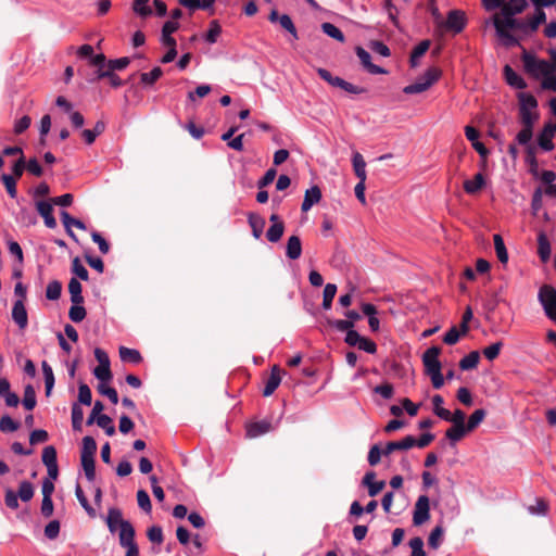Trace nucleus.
Listing matches in <instances>:
<instances>
[{
  "instance_id": "nucleus-48",
  "label": "nucleus",
  "mask_w": 556,
  "mask_h": 556,
  "mask_svg": "<svg viewBox=\"0 0 556 556\" xmlns=\"http://www.w3.org/2000/svg\"><path fill=\"white\" fill-rule=\"evenodd\" d=\"M163 74V71L161 67H154L151 72L142 73L140 75V80L144 85H152L154 84Z\"/></svg>"
},
{
  "instance_id": "nucleus-18",
  "label": "nucleus",
  "mask_w": 556,
  "mask_h": 556,
  "mask_svg": "<svg viewBox=\"0 0 556 556\" xmlns=\"http://www.w3.org/2000/svg\"><path fill=\"white\" fill-rule=\"evenodd\" d=\"M415 446V438L413 435H406L401 441L389 442L383 450V455L388 456L396 450H408Z\"/></svg>"
},
{
  "instance_id": "nucleus-60",
  "label": "nucleus",
  "mask_w": 556,
  "mask_h": 556,
  "mask_svg": "<svg viewBox=\"0 0 556 556\" xmlns=\"http://www.w3.org/2000/svg\"><path fill=\"white\" fill-rule=\"evenodd\" d=\"M93 375L100 382H109L112 379L110 366H97L93 369Z\"/></svg>"
},
{
  "instance_id": "nucleus-37",
  "label": "nucleus",
  "mask_w": 556,
  "mask_h": 556,
  "mask_svg": "<svg viewBox=\"0 0 556 556\" xmlns=\"http://www.w3.org/2000/svg\"><path fill=\"white\" fill-rule=\"evenodd\" d=\"M119 357L123 362H130L135 364L141 361V355L137 350L129 349L126 346L119 348Z\"/></svg>"
},
{
  "instance_id": "nucleus-3",
  "label": "nucleus",
  "mask_w": 556,
  "mask_h": 556,
  "mask_svg": "<svg viewBox=\"0 0 556 556\" xmlns=\"http://www.w3.org/2000/svg\"><path fill=\"white\" fill-rule=\"evenodd\" d=\"M451 427L446 430L445 437L455 443L473 431L483 419H450Z\"/></svg>"
},
{
  "instance_id": "nucleus-57",
  "label": "nucleus",
  "mask_w": 556,
  "mask_h": 556,
  "mask_svg": "<svg viewBox=\"0 0 556 556\" xmlns=\"http://www.w3.org/2000/svg\"><path fill=\"white\" fill-rule=\"evenodd\" d=\"M72 271L81 280H88V270L86 267L81 264L80 260L78 257H75L72 262Z\"/></svg>"
},
{
  "instance_id": "nucleus-63",
  "label": "nucleus",
  "mask_w": 556,
  "mask_h": 556,
  "mask_svg": "<svg viewBox=\"0 0 556 556\" xmlns=\"http://www.w3.org/2000/svg\"><path fill=\"white\" fill-rule=\"evenodd\" d=\"M1 179H2L3 185L5 186L8 193L10 194V197L15 198L16 197V179L8 174H3Z\"/></svg>"
},
{
  "instance_id": "nucleus-4",
  "label": "nucleus",
  "mask_w": 556,
  "mask_h": 556,
  "mask_svg": "<svg viewBox=\"0 0 556 556\" xmlns=\"http://www.w3.org/2000/svg\"><path fill=\"white\" fill-rule=\"evenodd\" d=\"M519 104H520V118L523 126H533L535 121L538 119L536 99L526 92H521L518 94Z\"/></svg>"
},
{
  "instance_id": "nucleus-24",
  "label": "nucleus",
  "mask_w": 556,
  "mask_h": 556,
  "mask_svg": "<svg viewBox=\"0 0 556 556\" xmlns=\"http://www.w3.org/2000/svg\"><path fill=\"white\" fill-rule=\"evenodd\" d=\"M301 253L302 244L300 238L298 236H291L287 242L286 255L290 260H298L301 256Z\"/></svg>"
},
{
  "instance_id": "nucleus-41",
  "label": "nucleus",
  "mask_w": 556,
  "mask_h": 556,
  "mask_svg": "<svg viewBox=\"0 0 556 556\" xmlns=\"http://www.w3.org/2000/svg\"><path fill=\"white\" fill-rule=\"evenodd\" d=\"M75 495H76L78 502L80 503V505L83 506V508L88 514V516H90L91 518L96 517V510L89 504V502L79 484H77L75 488Z\"/></svg>"
},
{
  "instance_id": "nucleus-1",
  "label": "nucleus",
  "mask_w": 556,
  "mask_h": 556,
  "mask_svg": "<svg viewBox=\"0 0 556 556\" xmlns=\"http://www.w3.org/2000/svg\"><path fill=\"white\" fill-rule=\"evenodd\" d=\"M527 5L526 0H509L502 7L501 12L494 15V27L502 45L506 47L518 45V39L513 31H517L522 20L516 18L515 15L521 13Z\"/></svg>"
},
{
  "instance_id": "nucleus-43",
  "label": "nucleus",
  "mask_w": 556,
  "mask_h": 556,
  "mask_svg": "<svg viewBox=\"0 0 556 556\" xmlns=\"http://www.w3.org/2000/svg\"><path fill=\"white\" fill-rule=\"evenodd\" d=\"M17 496L23 502H28L34 496V486L29 481H22L18 486V492L16 493Z\"/></svg>"
},
{
  "instance_id": "nucleus-39",
  "label": "nucleus",
  "mask_w": 556,
  "mask_h": 556,
  "mask_svg": "<svg viewBox=\"0 0 556 556\" xmlns=\"http://www.w3.org/2000/svg\"><path fill=\"white\" fill-rule=\"evenodd\" d=\"M493 240H494V248H495V252H496L497 258L503 264L507 263V261H508V253H507V250L505 248L503 238L500 235H494Z\"/></svg>"
},
{
  "instance_id": "nucleus-7",
  "label": "nucleus",
  "mask_w": 556,
  "mask_h": 556,
  "mask_svg": "<svg viewBox=\"0 0 556 556\" xmlns=\"http://www.w3.org/2000/svg\"><path fill=\"white\" fill-rule=\"evenodd\" d=\"M526 70L534 77H544L551 72H555V65L546 60H539L536 58L525 55L523 58Z\"/></svg>"
},
{
  "instance_id": "nucleus-36",
  "label": "nucleus",
  "mask_w": 556,
  "mask_h": 556,
  "mask_svg": "<svg viewBox=\"0 0 556 556\" xmlns=\"http://www.w3.org/2000/svg\"><path fill=\"white\" fill-rule=\"evenodd\" d=\"M114 419H87L86 425L92 426L97 424L98 427L103 429L108 435H113L115 433V426L113 424Z\"/></svg>"
},
{
  "instance_id": "nucleus-54",
  "label": "nucleus",
  "mask_w": 556,
  "mask_h": 556,
  "mask_svg": "<svg viewBox=\"0 0 556 556\" xmlns=\"http://www.w3.org/2000/svg\"><path fill=\"white\" fill-rule=\"evenodd\" d=\"M503 343L501 341L495 342L483 349L482 353L484 357L489 361L495 359L502 350Z\"/></svg>"
},
{
  "instance_id": "nucleus-32",
  "label": "nucleus",
  "mask_w": 556,
  "mask_h": 556,
  "mask_svg": "<svg viewBox=\"0 0 556 556\" xmlns=\"http://www.w3.org/2000/svg\"><path fill=\"white\" fill-rule=\"evenodd\" d=\"M36 403H37V401H36L35 389L33 388V386L27 384L24 389V396L22 400V404L25 407V409L31 410L36 406Z\"/></svg>"
},
{
  "instance_id": "nucleus-55",
  "label": "nucleus",
  "mask_w": 556,
  "mask_h": 556,
  "mask_svg": "<svg viewBox=\"0 0 556 556\" xmlns=\"http://www.w3.org/2000/svg\"><path fill=\"white\" fill-rule=\"evenodd\" d=\"M137 502L138 506L144 510L146 513H150L152 509L151 501L149 494L144 490H139L137 492Z\"/></svg>"
},
{
  "instance_id": "nucleus-64",
  "label": "nucleus",
  "mask_w": 556,
  "mask_h": 556,
  "mask_svg": "<svg viewBox=\"0 0 556 556\" xmlns=\"http://www.w3.org/2000/svg\"><path fill=\"white\" fill-rule=\"evenodd\" d=\"M60 533V522L58 520H52L50 521L46 527H45V535L49 539V540H54L58 538Z\"/></svg>"
},
{
  "instance_id": "nucleus-31",
  "label": "nucleus",
  "mask_w": 556,
  "mask_h": 556,
  "mask_svg": "<svg viewBox=\"0 0 556 556\" xmlns=\"http://www.w3.org/2000/svg\"><path fill=\"white\" fill-rule=\"evenodd\" d=\"M97 453V443L94 439L87 435L83 439V446L80 451V457H94Z\"/></svg>"
},
{
  "instance_id": "nucleus-34",
  "label": "nucleus",
  "mask_w": 556,
  "mask_h": 556,
  "mask_svg": "<svg viewBox=\"0 0 556 556\" xmlns=\"http://www.w3.org/2000/svg\"><path fill=\"white\" fill-rule=\"evenodd\" d=\"M41 366H42V372H43V378H45L46 394L50 395V393L53 389V386H54L53 370H52L51 366L46 361L42 362Z\"/></svg>"
},
{
  "instance_id": "nucleus-2",
  "label": "nucleus",
  "mask_w": 556,
  "mask_h": 556,
  "mask_svg": "<svg viewBox=\"0 0 556 556\" xmlns=\"http://www.w3.org/2000/svg\"><path fill=\"white\" fill-rule=\"evenodd\" d=\"M440 353L441 349L439 346H431L422 355L425 371L430 377L435 389H440L444 383V378L441 374V362L439 359Z\"/></svg>"
},
{
  "instance_id": "nucleus-52",
  "label": "nucleus",
  "mask_w": 556,
  "mask_h": 556,
  "mask_svg": "<svg viewBox=\"0 0 556 556\" xmlns=\"http://www.w3.org/2000/svg\"><path fill=\"white\" fill-rule=\"evenodd\" d=\"M433 413L437 417H451L450 412L443 407V399L441 395L432 397Z\"/></svg>"
},
{
  "instance_id": "nucleus-19",
  "label": "nucleus",
  "mask_w": 556,
  "mask_h": 556,
  "mask_svg": "<svg viewBox=\"0 0 556 556\" xmlns=\"http://www.w3.org/2000/svg\"><path fill=\"white\" fill-rule=\"evenodd\" d=\"M135 528L127 520L126 522L122 523V528L118 532V539L121 546L130 545L135 543Z\"/></svg>"
},
{
  "instance_id": "nucleus-38",
  "label": "nucleus",
  "mask_w": 556,
  "mask_h": 556,
  "mask_svg": "<svg viewBox=\"0 0 556 556\" xmlns=\"http://www.w3.org/2000/svg\"><path fill=\"white\" fill-rule=\"evenodd\" d=\"M81 467L88 481L96 478L94 457H80Z\"/></svg>"
},
{
  "instance_id": "nucleus-35",
  "label": "nucleus",
  "mask_w": 556,
  "mask_h": 556,
  "mask_svg": "<svg viewBox=\"0 0 556 556\" xmlns=\"http://www.w3.org/2000/svg\"><path fill=\"white\" fill-rule=\"evenodd\" d=\"M337 293V286L334 283H327L323 293V308L330 309L333 298Z\"/></svg>"
},
{
  "instance_id": "nucleus-28",
  "label": "nucleus",
  "mask_w": 556,
  "mask_h": 556,
  "mask_svg": "<svg viewBox=\"0 0 556 556\" xmlns=\"http://www.w3.org/2000/svg\"><path fill=\"white\" fill-rule=\"evenodd\" d=\"M182 7L194 11V10H210L213 9L215 0H178Z\"/></svg>"
},
{
  "instance_id": "nucleus-46",
  "label": "nucleus",
  "mask_w": 556,
  "mask_h": 556,
  "mask_svg": "<svg viewBox=\"0 0 556 556\" xmlns=\"http://www.w3.org/2000/svg\"><path fill=\"white\" fill-rule=\"evenodd\" d=\"M222 34V27L220 25L218 24L217 21H212L210 23V27H208V30L205 35V40L213 45L217 41L219 35Z\"/></svg>"
},
{
  "instance_id": "nucleus-12",
  "label": "nucleus",
  "mask_w": 556,
  "mask_h": 556,
  "mask_svg": "<svg viewBox=\"0 0 556 556\" xmlns=\"http://www.w3.org/2000/svg\"><path fill=\"white\" fill-rule=\"evenodd\" d=\"M245 430L247 437L250 439H254L270 431L271 426L266 419H263L261 421L248 422L245 425Z\"/></svg>"
},
{
  "instance_id": "nucleus-59",
  "label": "nucleus",
  "mask_w": 556,
  "mask_h": 556,
  "mask_svg": "<svg viewBox=\"0 0 556 556\" xmlns=\"http://www.w3.org/2000/svg\"><path fill=\"white\" fill-rule=\"evenodd\" d=\"M48 439H49V434L43 429L34 430L29 434V443L31 445H36V444H39V443H45V442L48 441Z\"/></svg>"
},
{
  "instance_id": "nucleus-40",
  "label": "nucleus",
  "mask_w": 556,
  "mask_h": 556,
  "mask_svg": "<svg viewBox=\"0 0 556 556\" xmlns=\"http://www.w3.org/2000/svg\"><path fill=\"white\" fill-rule=\"evenodd\" d=\"M321 30L324 31V34H326L327 36L340 41V42H344L345 40V37L343 35V33L333 24L331 23H323L321 24Z\"/></svg>"
},
{
  "instance_id": "nucleus-56",
  "label": "nucleus",
  "mask_w": 556,
  "mask_h": 556,
  "mask_svg": "<svg viewBox=\"0 0 556 556\" xmlns=\"http://www.w3.org/2000/svg\"><path fill=\"white\" fill-rule=\"evenodd\" d=\"M528 510L532 515L545 516L548 510V503L543 498H536L535 505L529 506Z\"/></svg>"
},
{
  "instance_id": "nucleus-16",
  "label": "nucleus",
  "mask_w": 556,
  "mask_h": 556,
  "mask_svg": "<svg viewBox=\"0 0 556 556\" xmlns=\"http://www.w3.org/2000/svg\"><path fill=\"white\" fill-rule=\"evenodd\" d=\"M37 211L45 219V225L48 228L53 229L56 227V220L52 214L53 207H52L51 203L46 202V201H39L37 203Z\"/></svg>"
},
{
  "instance_id": "nucleus-45",
  "label": "nucleus",
  "mask_w": 556,
  "mask_h": 556,
  "mask_svg": "<svg viewBox=\"0 0 556 556\" xmlns=\"http://www.w3.org/2000/svg\"><path fill=\"white\" fill-rule=\"evenodd\" d=\"M283 229H285V227H283L282 223L273 224L266 232V237H267L268 241H270V242L279 241L283 235Z\"/></svg>"
},
{
  "instance_id": "nucleus-61",
  "label": "nucleus",
  "mask_w": 556,
  "mask_h": 556,
  "mask_svg": "<svg viewBox=\"0 0 556 556\" xmlns=\"http://www.w3.org/2000/svg\"><path fill=\"white\" fill-rule=\"evenodd\" d=\"M409 546L412 548L410 556H426V553L424 551V541L421 538H413L409 541Z\"/></svg>"
},
{
  "instance_id": "nucleus-23",
  "label": "nucleus",
  "mask_w": 556,
  "mask_h": 556,
  "mask_svg": "<svg viewBox=\"0 0 556 556\" xmlns=\"http://www.w3.org/2000/svg\"><path fill=\"white\" fill-rule=\"evenodd\" d=\"M484 176L481 173H478L472 179H467L464 181V190L468 194H476L484 187Z\"/></svg>"
},
{
  "instance_id": "nucleus-9",
  "label": "nucleus",
  "mask_w": 556,
  "mask_h": 556,
  "mask_svg": "<svg viewBox=\"0 0 556 556\" xmlns=\"http://www.w3.org/2000/svg\"><path fill=\"white\" fill-rule=\"evenodd\" d=\"M545 20H546L545 12L541 8H538L535 14L529 21L522 20L517 31H520L526 35L533 33L538 29L540 24L545 22Z\"/></svg>"
},
{
  "instance_id": "nucleus-10",
  "label": "nucleus",
  "mask_w": 556,
  "mask_h": 556,
  "mask_svg": "<svg viewBox=\"0 0 556 556\" xmlns=\"http://www.w3.org/2000/svg\"><path fill=\"white\" fill-rule=\"evenodd\" d=\"M556 134L553 123H546L538 136V144L544 151L554 149L553 138Z\"/></svg>"
},
{
  "instance_id": "nucleus-47",
  "label": "nucleus",
  "mask_w": 556,
  "mask_h": 556,
  "mask_svg": "<svg viewBox=\"0 0 556 556\" xmlns=\"http://www.w3.org/2000/svg\"><path fill=\"white\" fill-rule=\"evenodd\" d=\"M429 46L430 42L428 40H424L418 46L415 47L410 55L412 66L417 65L418 59L421 58L428 51Z\"/></svg>"
},
{
  "instance_id": "nucleus-20",
  "label": "nucleus",
  "mask_w": 556,
  "mask_h": 556,
  "mask_svg": "<svg viewBox=\"0 0 556 556\" xmlns=\"http://www.w3.org/2000/svg\"><path fill=\"white\" fill-rule=\"evenodd\" d=\"M355 51H356L357 56L361 60L362 65L369 73H371V74H382V73H384V71L381 67H379V66H377V65L371 63V61H370L371 56H370V54L365 49H363L362 47H357Z\"/></svg>"
},
{
  "instance_id": "nucleus-62",
  "label": "nucleus",
  "mask_w": 556,
  "mask_h": 556,
  "mask_svg": "<svg viewBox=\"0 0 556 556\" xmlns=\"http://www.w3.org/2000/svg\"><path fill=\"white\" fill-rule=\"evenodd\" d=\"M147 535H148V539L152 543H156V544H162L163 543V540H164L163 530L159 526H153V527L149 528L148 532H147Z\"/></svg>"
},
{
  "instance_id": "nucleus-27",
  "label": "nucleus",
  "mask_w": 556,
  "mask_h": 556,
  "mask_svg": "<svg viewBox=\"0 0 556 556\" xmlns=\"http://www.w3.org/2000/svg\"><path fill=\"white\" fill-rule=\"evenodd\" d=\"M538 253L542 262H547L551 257V244L544 232L538 237Z\"/></svg>"
},
{
  "instance_id": "nucleus-42",
  "label": "nucleus",
  "mask_w": 556,
  "mask_h": 556,
  "mask_svg": "<svg viewBox=\"0 0 556 556\" xmlns=\"http://www.w3.org/2000/svg\"><path fill=\"white\" fill-rule=\"evenodd\" d=\"M443 533L444 529L442 526L434 527L429 535L428 545L433 549H438L441 545Z\"/></svg>"
},
{
  "instance_id": "nucleus-6",
  "label": "nucleus",
  "mask_w": 556,
  "mask_h": 556,
  "mask_svg": "<svg viewBox=\"0 0 556 556\" xmlns=\"http://www.w3.org/2000/svg\"><path fill=\"white\" fill-rule=\"evenodd\" d=\"M539 301L545 315L551 320H556V289L552 286H543L539 291Z\"/></svg>"
},
{
  "instance_id": "nucleus-49",
  "label": "nucleus",
  "mask_w": 556,
  "mask_h": 556,
  "mask_svg": "<svg viewBox=\"0 0 556 556\" xmlns=\"http://www.w3.org/2000/svg\"><path fill=\"white\" fill-rule=\"evenodd\" d=\"M279 24L280 26L286 29L288 33H290V35L292 36V38L294 40H296L299 37H298V31H296V28L291 20V17L288 15V14H282L280 17H279Z\"/></svg>"
},
{
  "instance_id": "nucleus-8",
  "label": "nucleus",
  "mask_w": 556,
  "mask_h": 556,
  "mask_svg": "<svg viewBox=\"0 0 556 556\" xmlns=\"http://www.w3.org/2000/svg\"><path fill=\"white\" fill-rule=\"evenodd\" d=\"M429 497L420 495L415 504L413 522L415 526H421L430 518Z\"/></svg>"
},
{
  "instance_id": "nucleus-26",
  "label": "nucleus",
  "mask_w": 556,
  "mask_h": 556,
  "mask_svg": "<svg viewBox=\"0 0 556 556\" xmlns=\"http://www.w3.org/2000/svg\"><path fill=\"white\" fill-rule=\"evenodd\" d=\"M505 78L508 85L517 89L526 88V81L519 76L510 66L506 65L504 68Z\"/></svg>"
},
{
  "instance_id": "nucleus-44",
  "label": "nucleus",
  "mask_w": 556,
  "mask_h": 556,
  "mask_svg": "<svg viewBox=\"0 0 556 556\" xmlns=\"http://www.w3.org/2000/svg\"><path fill=\"white\" fill-rule=\"evenodd\" d=\"M42 463L46 467L53 466L58 464L56 460V450L52 445H48L42 450V456H41Z\"/></svg>"
},
{
  "instance_id": "nucleus-14",
  "label": "nucleus",
  "mask_w": 556,
  "mask_h": 556,
  "mask_svg": "<svg viewBox=\"0 0 556 556\" xmlns=\"http://www.w3.org/2000/svg\"><path fill=\"white\" fill-rule=\"evenodd\" d=\"M445 28L459 33L465 27V15L463 12L454 10L448 13L447 20L444 23Z\"/></svg>"
},
{
  "instance_id": "nucleus-5",
  "label": "nucleus",
  "mask_w": 556,
  "mask_h": 556,
  "mask_svg": "<svg viewBox=\"0 0 556 556\" xmlns=\"http://www.w3.org/2000/svg\"><path fill=\"white\" fill-rule=\"evenodd\" d=\"M440 75L441 72L438 68L430 67L414 84L404 87L403 92L406 94L421 93L428 90L439 79Z\"/></svg>"
},
{
  "instance_id": "nucleus-33",
  "label": "nucleus",
  "mask_w": 556,
  "mask_h": 556,
  "mask_svg": "<svg viewBox=\"0 0 556 556\" xmlns=\"http://www.w3.org/2000/svg\"><path fill=\"white\" fill-rule=\"evenodd\" d=\"M480 359V354L478 351H472L468 355H466L464 358L459 362V367L463 370H469L477 367Z\"/></svg>"
},
{
  "instance_id": "nucleus-51",
  "label": "nucleus",
  "mask_w": 556,
  "mask_h": 556,
  "mask_svg": "<svg viewBox=\"0 0 556 556\" xmlns=\"http://www.w3.org/2000/svg\"><path fill=\"white\" fill-rule=\"evenodd\" d=\"M249 223H250V226L252 227L253 229V236L258 239L262 235V230H263V227H264V219L260 216H256V215H253L251 214L249 216Z\"/></svg>"
},
{
  "instance_id": "nucleus-58",
  "label": "nucleus",
  "mask_w": 556,
  "mask_h": 556,
  "mask_svg": "<svg viewBox=\"0 0 556 556\" xmlns=\"http://www.w3.org/2000/svg\"><path fill=\"white\" fill-rule=\"evenodd\" d=\"M72 321L80 323L86 317V309L80 304H74L68 312Z\"/></svg>"
},
{
  "instance_id": "nucleus-53",
  "label": "nucleus",
  "mask_w": 556,
  "mask_h": 556,
  "mask_svg": "<svg viewBox=\"0 0 556 556\" xmlns=\"http://www.w3.org/2000/svg\"><path fill=\"white\" fill-rule=\"evenodd\" d=\"M62 286L59 281L54 280L48 283L46 289V296L49 300H58L61 295Z\"/></svg>"
},
{
  "instance_id": "nucleus-50",
  "label": "nucleus",
  "mask_w": 556,
  "mask_h": 556,
  "mask_svg": "<svg viewBox=\"0 0 556 556\" xmlns=\"http://www.w3.org/2000/svg\"><path fill=\"white\" fill-rule=\"evenodd\" d=\"M99 392L102 395H105L109 397V400L115 405L118 403V395L114 388L108 386V382H100L99 383Z\"/></svg>"
},
{
  "instance_id": "nucleus-11",
  "label": "nucleus",
  "mask_w": 556,
  "mask_h": 556,
  "mask_svg": "<svg viewBox=\"0 0 556 556\" xmlns=\"http://www.w3.org/2000/svg\"><path fill=\"white\" fill-rule=\"evenodd\" d=\"M126 521L127 520L123 518V513L119 508H109L105 522L111 533H114L117 530H119L122 528V523Z\"/></svg>"
},
{
  "instance_id": "nucleus-25",
  "label": "nucleus",
  "mask_w": 556,
  "mask_h": 556,
  "mask_svg": "<svg viewBox=\"0 0 556 556\" xmlns=\"http://www.w3.org/2000/svg\"><path fill=\"white\" fill-rule=\"evenodd\" d=\"M61 219L63 222V225H64L68 236L72 237V238H75V235L72 231V226H75L76 228L81 229V230L86 229V225L81 220L72 217L65 211L61 212Z\"/></svg>"
},
{
  "instance_id": "nucleus-15",
  "label": "nucleus",
  "mask_w": 556,
  "mask_h": 556,
  "mask_svg": "<svg viewBox=\"0 0 556 556\" xmlns=\"http://www.w3.org/2000/svg\"><path fill=\"white\" fill-rule=\"evenodd\" d=\"M321 200V191L318 186H313L305 191L304 199L301 205L303 212H308L313 205Z\"/></svg>"
},
{
  "instance_id": "nucleus-21",
  "label": "nucleus",
  "mask_w": 556,
  "mask_h": 556,
  "mask_svg": "<svg viewBox=\"0 0 556 556\" xmlns=\"http://www.w3.org/2000/svg\"><path fill=\"white\" fill-rule=\"evenodd\" d=\"M532 127L533 126H523V128L517 134L516 137L518 143L527 148V152L529 155H534L535 150V148L532 144H530V141L533 136Z\"/></svg>"
},
{
  "instance_id": "nucleus-22",
  "label": "nucleus",
  "mask_w": 556,
  "mask_h": 556,
  "mask_svg": "<svg viewBox=\"0 0 556 556\" xmlns=\"http://www.w3.org/2000/svg\"><path fill=\"white\" fill-rule=\"evenodd\" d=\"M280 381H281L280 369L277 366H274L271 368L270 376L268 377V379L266 381L265 388L263 390V394L265 396L271 395L275 392V390L278 388V386L280 384Z\"/></svg>"
},
{
  "instance_id": "nucleus-30",
  "label": "nucleus",
  "mask_w": 556,
  "mask_h": 556,
  "mask_svg": "<svg viewBox=\"0 0 556 556\" xmlns=\"http://www.w3.org/2000/svg\"><path fill=\"white\" fill-rule=\"evenodd\" d=\"M68 292L73 304H81L84 298L81 295V285L76 278H72L68 282Z\"/></svg>"
},
{
  "instance_id": "nucleus-13",
  "label": "nucleus",
  "mask_w": 556,
  "mask_h": 556,
  "mask_svg": "<svg viewBox=\"0 0 556 556\" xmlns=\"http://www.w3.org/2000/svg\"><path fill=\"white\" fill-rule=\"evenodd\" d=\"M12 318L20 329H25L27 327L28 317L24 305V301H15L12 308Z\"/></svg>"
},
{
  "instance_id": "nucleus-29",
  "label": "nucleus",
  "mask_w": 556,
  "mask_h": 556,
  "mask_svg": "<svg viewBox=\"0 0 556 556\" xmlns=\"http://www.w3.org/2000/svg\"><path fill=\"white\" fill-rule=\"evenodd\" d=\"M355 175L359 180H366V163L361 153L355 152L352 157Z\"/></svg>"
},
{
  "instance_id": "nucleus-17",
  "label": "nucleus",
  "mask_w": 556,
  "mask_h": 556,
  "mask_svg": "<svg viewBox=\"0 0 556 556\" xmlns=\"http://www.w3.org/2000/svg\"><path fill=\"white\" fill-rule=\"evenodd\" d=\"M375 478L376 472L374 471H368L363 478V484L368 488V494L371 497L378 495L386 486L384 481H374Z\"/></svg>"
}]
</instances>
